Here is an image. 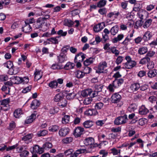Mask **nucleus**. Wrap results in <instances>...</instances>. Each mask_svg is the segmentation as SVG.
Listing matches in <instances>:
<instances>
[{"instance_id": "obj_53", "label": "nucleus", "mask_w": 157, "mask_h": 157, "mask_svg": "<svg viewBox=\"0 0 157 157\" xmlns=\"http://www.w3.org/2000/svg\"><path fill=\"white\" fill-rule=\"evenodd\" d=\"M16 126V124L15 122L13 121H12L10 123L8 128L10 130H13L15 128Z\"/></svg>"}, {"instance_id": "obj_35", "label": "nucleus", "mask_w": 157, "mask_h": 157, "mask_svg": "<svg viewBox=\"0 0 157 157\" xmlns=\"http://www.w3.org/2000/svg\"><path fill=\"white\" fill-rule=\"evenodd\" d=\"M75 64L73 63L68 62L67 63L64 67H63V68L65 70H68L73 68Z\"/></svg>"}, {"instance_id": "obj_9", "label": "nucleus", "mask_w": 157, "mask_h": 157, "mask_svg": "<svg viewBox=\"0 0 157 157\" xmlns=\"http://www.w3.org/2000/svg\"><path fill=\"white\" fill-rule=\"evenodd\" d=\"M137 15L141 20L146 19L148 16V13L146 10H141L138 12Z\"/></svg>"}, {"instance_id": "obj_6", "label": "nucleus", "mask_w": 157, "mask_h": 157, "mask_svg": "<svg viewBox=\"0 0 157 157\" xmlns=\"http://www.w3.org/2000/svg\"><path fill=\"white\" fill-rule=\"evenodd\" d=\"M10 102V99L9 98L5 99L0 101V105L2 107L4 111H6L8 110Z\"/></svg>"}, {"instance_id": "obj_37", "label": "nucleus", "mask_w": 157, "mask_h": 157, "mask_svg": "<svg viewBox=\"0 0 157 157\" xmlns=\"http://www.w3.org/2000/svg\"><path fill=\"white\" fill-rule=\"evenodd\" d=\"M110 52L114 54L116 56H117L119 54L120 52L117 49V48L114 46L111 47Z\"/></svg>"}, {"instance_id": "obj_49", "label": "nucleus", "mask_w": 157, "mask_h": 157, "mask_svg": "<svg viewBox=\"0 0 157 157\" xmlns=\"http://www.w3.org/2000/svg\"><path fill=\"white\" fill-rule=\"evenodd\" d=\"M5 67H6L9 69H11L13 67V63L10 61H8L3 64Z\"/></svg>"}, {"instance_id": "obj_18", "label": "nucleus", "mask_w": 157, "mask_h": 157, "mask_svg": "<svg viewBox=\"0 0 157 157\" xmlns=\"http://www.w3.org/2000/svg\"><path fill=\"white\" fill-rule=\"evenodd\" d=\"M64 98V96L62 93L60 92L56 94L54 98V101L56 102H59Z\"/></svg>"}, {"instance_id": "obj_44", "label": "nucleus", "mask_w": 157, "mask_h": 157, "mask_svg": "<svg viewBox=\"0 0 157 157\" xmlns=\"http://www.w3.org/2000/svg\"><path fill=\"white\" fill-rule=\"evenodd\" d=\"M152 20L150 19L146 20L144 23L143 27L145 29L148 28L151 25Z\"/></svg>"}, {"instance_id": "obj_46", "label": "nucleus", "mask_w": 157, "mask_h": 157, "mask_svg": "<svg viewBox=\"0 0 157 157\" xmlns=\"http://www.w3.org/2000/svg\"><path fill=\"white\" fill-rule=\"evenodd\" d=\"M117 136V134L116 133H112L108 134L106 136V140H111L115 139Z\"/></svg>"}, {"instance_id": "obj_54", "label": "nucleus", "mask_w": 157, "mask_h": 157, "mask_svg": "<svg viewBox=\"0 0 157 157\" xmlns=\"http://www.w3.org/2000/svg\"><path fill=\"white\" fill-rule=\"evenodd\" d=\"M20 156L21 157H25L28 155L29 152L25 150H23L22 151H19Z\"/></svg>"}, {"instance_id": "obj_8", "label": "nucleus", "mask_w": 157, "mask_h": 157, "mask_svg": "<svg viewBox=\"0 0 157 157\" xmlns=\"http://www.w3.org/2000/svg\"><path fill=\"white\" fill-rule=\"evenodd\" d=\"M70 129L68 128L63 127L61 128L59 131V134L61 137H64L69 134Z\"/></svg>"}, {"instance_id": "obj_42", "label": "nucleus", "mask_w": 157, "mask_h": 157, "mask_svg": "<svg viewBox=\"0 0 157 157\" xmlns=\"http://www.w3.org/2000/svg\"><path fill=\"white\" fill-rule=\"evenodd\" d=\"M111 151V153L114 155H117L120 154L121 152L120 149H118L117 148L113 147L110 150Z\"/></svg>"}, {"instance_id": "obj_31", "label": "nucleus", "mask_w": 157, "mask_h": 157, "mask_svg": "<svg viewBox=\"0 0 157 157\" xmlns=\"http://www.w3.org/2000/svg\"><path fill=\"white\" fill-rule=\"evenodd\" d=\"M26 25L22 28V30L25 33H28L31 31V27L29 24V23H26L25 21Z\"/></svg>"}, {"instance_id": "obj_12", "label": "nucleus", "mask_w": 157, "mask_h": 157, "mask_svg": "<svg viewBox=\"0 0 157 157\" xmlns=\"http://www.w3.org/2000/svg\"><path fill=\"white\" fill-rule=\"evenodd\" d=\"M105 25L104 22L99 23L94 26V30L95 32H98L100 31L105 27Z\"/></svg>"}, {"instance_id": "obj_5", "label": "nucleus", "mask_w": 157, "mask_h": 157, "mask_svg": "<svg viewBox=\"0 0 157 157\" xmlns=\"http://www.w3.org/2000/svg\"><path fill=\"white\" fill-rule=\"evenodd\" d=\"M103 87V85H95L94 86L95 90L92 93L93 97H94L98 96H101L102 94V90Z\"/></svg>"}, {"instance_id": "obj_7", "label": "nucleus", "mask_w": 157, "mask_h": 157, "mask_svg": "<svg viewBox=\"0 0 157 157\" xmlns=\"http://www.w3.org/2000/svg\"><path fill=\"white\" fill-rule=\"evenodd\" d=\"M121 97L118 93L113 94L111 97V101L112 103H116L119 102L121 100Z\"/></svg>"}, {"instance_id": "obj_10", "label": "nucleus", "mask_w": 157, "mask_h": 157, "mask_svg": "<svg viewBox=\"0 0 157 157\" xmlns=\"http://www.w3.org/2000/svg\"><path fill=\"white\" fill-rule=\"evenodd\" d=\"M84 129L81 127H78L74 130V134L76 137H78L82 134Z\"/></svg>"}, {"instance_id": "obj_38", "label": "nucleus", "mask_w": 157, "mask_h": 157, "mask_svg": "<svg viewBox=\"0 0 157 157\" xmlns=\"http://www.w3.org/2000/svg\"><path fill=\"white\" fill-rule=\"evenodd\" d=\"M75 76L78 78H82L85 75V73L81 71L78 70L75 73Z\"/></svg>"}, {"instance_id": "obj_28", "label": "nucleus", "mask_w": 157, "mask_h": 157, "mask_svg": "<svg viewBox=\"0 0 157 157\" xmlns=\"http://www.w3.org/2000/svg\"><path fill=\"white\" fill-rule=\"evenodd\" d=\"M32 135L31 134H29L25 135L22 138V140L24 141L25 143L28 144L30 142L32 137Z\"/></svg>"}, {"instance_id": "obj_13", "label": "nucleus", "mask_w": 157, "mask_h": 157, "mask_svg": "<svg viewBox=\"0 0 157 157\" xmlns=\"http://www.w3.org/2000/svg\"><path fill=\"white\" fill-rule=\"evenodd\" d=\"M34 80L37 81L40 79L42 77L43 74L41 70H39L36 69L34 73Z\"/></svg>"}, {"instance_id": "obj_24", "label": "nucleus", "mask_w": 157, "mask_h": 157, "mask_svg": "<svg viewBox=\"0 0 157 157\" xmlns=\"http://www.w3.org/2000/svg\"><path fill=\"white\" fill-rule=\"evenodd\" d=\"M93 92V91L91 89H88L84 90L81 93V95L84 97L87 96L88 95L90 96L91 94Z\"/></svg>"}, {"instance_id": "obj_2", "label": "nucleus", "mask_w": 157, "mask_h": 157, "mask_svg": "<svg viewBox=\"0 0 157 157\" xmlns=\"http://www.w3.org/2000/svg\"><path fill=\"white\" fill-rule=\"evenodd\" d=\"M33 27L35 29L40 28V30L45 31L47 29V25L45 24L44 19L41 17H39L36 20V22L34 24Z\"/></svg>"}, {"instance_id": "obj_17", "label": "nucleus", "mask_w": 157, "mask_h": 157, "mask_svg": "<svg viewBox=\"0 0 157 157\" xmlns=\"http://www.w3.org/2000/svg\"><path fill=\"white\" fill-rule=\"evenodd\" d=\"M57 57L59 63H63L67 59L66 55L63 53H61Z\"/></svg>"}, {"instance_id": "obj_64", "label": "nucleus", "mask_w": 157, "mask_h": 157, "mask_svg": "<svg viewBox=\"0 0 157 157\" xmlns=\"http://www.w3.org/2000/svg\"><path fill=\"white\" fill-rule=\"evenodd\" d=\"M92 99L91 98H86L84 100V104L87 105L90 104L92 101Z\"/></svg>"}, {"instance_id": "obj_55", "label": "nucleus", "mask_w": 157, "mask_h": 157, "mask_svg": "<svg viewBox=\"0 0 157 157\" xmlns=\"http://www.w3.org/2000/svg\"><path fill=\"white\" fill-rule=\"evenodd\" d=\"M65 25L68 27H71L74 24V22L70 20H65L64 21Z\"/></svg>"}, {"instance_id": "obj_61", "label": "nucleus", "mask_w": 157, "mask_h": 157, "mask_svg": "<svg viewBox=\"0 0 157 157\" xmlns=\"http://www.w3.org/2000/svg\"><path fill=\"white\" fill-rule=\"evenodd\" d=\"M13 71L10 72V75H16L18 73L19 71V68L17 67H13L12 68Z\"/></svg>"}, {"instance_id": "obj_3", "label": "nucleus", "mask_w": 157, "mask_h": 157, "mask_svg": "<svg viewBox=\"0 0 157 157\" xmlns=\"http://www.w3.org/2000/svg\"><path fill=\"white\" fill-rule=\"evenodd\" d=\"M107 67V64L105 61L101 62L98 65L96 73L98 74L107 73L108 72V70L106 68Z\"/></svg>"}, {"instance_id": "obj_58", "label": "nucleus", "mask_w": 157, "mask_h": 157, "mask_svg": "<svg viewBox=\"0 0 157 157\" xmlns=\"http://www.w3.org/2000/svg\"><path fill=\"white\" fill-rule=\"evenodd\" d=\"M59 127L57 125H53L49 128V130L52 132H55L58 130Z\"/></svg>"}, {"instance_id": "obj_47", "label": "nucleus", "mask_w": 157, "mask_h": 157, "mask_svg": "<svg viewBox=\"0 0 157 157\" xmlns=\"http://www.w3.org/2000/svg\"><path fill=\"white\" fill-rule=\"evenodd\" d=\"M70 116L68 115H66L62 118V123L66 124L68 123L69 121Z\"/></svg>"}, {"instance_id": "obj_43", "label": "nucleus", "mask_w": 157, "mask_h": 157, "mask_svg": "<svg viewBox=\"0 0 157 157\" xmlns=\"http://www.w3.org/2000/svg\"><path fill=\"white\" fill-rule=\"evenodd\" d=\"M124 36L123 34L118 35L117 37L113 39L112 42L113 43H116L118 41L121 40L124 37Z\"/></svg>"}, {"instance_id": "obj_19", "label": "nucleus", "mask_w": 157, "mask_h": 157, "mask_svg": "<svg viewBox=\"0 0 157 157\" xmlns=\"http://www.w3.org/2000/svg\"><path fill=\"white\" fill-rule=\"evenodd\" d=\"M136 62L134 60L131 61L127 64H124L123 68L130 69L134 67L136 65Z\"/></svg>"}, {"instance_id": "obj_41", "label": "nucleus", "mask_w": 157, "mask_h": 157, "mask_svg": "<svg viewBox=\"0 0 157 157\" xmlns=\"http://www.w3.org/2000/svg\"><path fill=\"white\" fill-rule=\"evenodd\" d=\"M137 108V106L135 103L131 104L128 108V111L130 112H133Z\"/></svg>"}, {"instance_id": "obj_45", "label": "nucleus", "mask_w": 157, "mask_h": 157, "mask_svg": "<svg viewBox=\"0 0 157 157\" xmlns=\"http://www.w3.org/2000/svg\"><path fill=\"white\" fill-rule=\"evenodd\" d=\"M51 68L53 70H60L63 69V66L57 63H54L52 65Z\"/></svg>"}, {"instance_id": "obj_16", "label": "nucleus", "mask_w": 157, "mask_h": 157, "mask_svg": "<svg viewBox=\"0 0 157 157\" xmlns=\"http://www.w3.org/2000/svg\"><path fill=\"white\" fill-rule=\"evenodd\" d=\"M98 113L95 109H90L86 110L85 112L86 115L88 116H91L96 115Z\"/></svg>"}, {"instance_id": "obj_50", "label": "nucleus", "mask_w": 157, "mask_h": 157, "mask_svg": "<svg viewBox=\"0 0 157 157\" xmlns=\"http://www.w3.org/2000/svg\"><path fill=\"white\" fill-rule=\"evenodd\" d=\"M58 83L56 81H53L49 83L48 86L52 89L56 88L57 87Z\"/></svg>"}, {"instance_id": "obj_27", "label": "nucleus", "mask_w": 157, "mask_h": 157, "mask_svg": "<svg viewBox=\"0 0 157 157\" xmlns=\"http://www.w3.org/2000/svg\"><path fill=\"white\" fill-rule=\"evenodd\" d=\"M148 51V48L147 47L144 46L140 48L138 50V53L140 55H144Z\"/></svg>"}, {"instance_id": "obj_4", "label": "nucleus", "mask_w": 157, "mask_h": 157, "mask_svg": "<svg viewBox=\"0 0 157 157\" xmlns=\"http://www.w3.org/2000/svg\"><path fill=\"white\" fill-rule=\"evenodd\" d=\"M127 117L126 115L118 117L116 118L114 123L115 124L119 125L124 124L126 123L128 121Z\"/></svg>"}, {"instance_id": "obj_11", "label": "nucleus", "mask_w": 157, "mask_h": 157, "mask_svg": "<svg viewBox=\"0 0 157 157\" xmlns=\"http://www.w3.org/2000/svg\"><path fill=\"white\" fill-rule=\"evenodd\" d=\"M86 55L82 52L77 54L75 57L74 62H82L85 58Z\"/></svg>"}, {"instance_id": "obj_39", "label": "nucleus", "mask_w": 157, "mask_h": 157, "mask_svg": "<svg viewBox=\"0 0 157 157\" xmlns=\"http://www.w3.org/2000/svg\"><path fill=\"white\" fill-rule=\"evenodd\" d=\"M94 59L93 58L90 57L88 59H86L84 62L83 64L85 66H88L94 62Z\"/></svg>"}, {"instance_id": "obj_22", "label": "nucleus", "mask_w": 157, "mask_h": 157, "mask_svg": "<svg viewBox=\"0 0 157 157\" xmlns=\"http://www.w3.org/2000/svg\"><path fill=\"white\" fill-rule=\"evenodd\" d=\"M40 103L37 100L34 99L31 104V108L33 109H35L39 106Z\"/></svg>"}, {"instance_id": "obj_52", "label": "nucleus", "mask_w": 157, "mask_h": 157, "mask_svg": "<svg viewBox=\"0 0 157 157\" xmlns=\"http://www.w3.org/2000/svg\"><path fill=\"white\" fill-rule=\"evenodd\" d=\"M73 139L72 137H68L64 138L62 140L63 142L67 144L72 142Z\"/></svg>"}, {"instance_id": "obj_30", "label": "nucleus", "mask_w": 157, "mask_h": 157, "mask_svg": "<svg viewBox=\"0 0 157 157\" xmlns=\"http://www.w3.org/2000/svg\"><path fill=\"white\" fill-rule=\"evenodd\" d=\"M152 37V34L149 31L146 32L143 36V38L145 41L150 40Z\"/></svg>"}, {"instance_id": "obj_36", "label": "nucleus", "mask_w": 157, "mask_h": 157, "mask_svg": "<svg viewBox=\"0 0 157 157\" xmlns=\"http://www.w3.org/2000/svg\"><path fill=\"white\" fill-rule=\"evenodd\" d=\"M140 88V84L135 83L132 84L130 86L131 89L133 91H137Z\"/></svg>"}, {"instance_id": "obj_23", "label": "nucleus", "mask_w": 157, "mask_h": 157, "mask_svg": "<svg viewBox=\"0 0 157 157\" xmlns=\"http://www.w3.org/2000/svg\"><path fill=\"white\" fill-rule=\"evenodd\" d=\"M23 113V112L21 109H18L14 112L13 115L15 118H19Z\"/></svg>"}, {"instance_id": "obj_1", "label": "nucleus", "mask_w": 157, "mask_h": 157, "mask_svg": "<svg viewBox=\"0 0 157 157\" xmlns=\"http://www.w3.org/2000/svg\"><path fill=\"white\" fill-rule=\"evenodd\" d=\"M84 144L86 146H88V148L86 149V152L92 153L96 150V147L98 144H94V140L92 137H88L84 140L83 141Z\"/></svg>"}, {"instance_id": "obj_25", "label": "nucleus", "mask_w": 157, "mask_h": 157, "mask_svg": "<svg viewBox=\"0 0 157 157\" xmlns=\"http://www.w3.org/2000/svg\"><path fill=\"white\" fill-rule=\"evenodd\" d=\"M36 115L34 114H32L30 116L27 117L25 121V123L27 124L31 123L36 118Z\"/></svg>"}, {"instance_id": "obj_29", "label": "nucleus", "mask_w": 157, "mask_h": 157, "mask_svg": "<svg viewBox=\"0 0 157 157\" xmlns=\"http://www.w3.org/2000/svg\"><path fill=\"white\" fill-rule=\"evenodd\" d=\"M35 9H36V11L38 12L37 14L39 16L45 15V13H46L48 12L47 11H44L40 7H36Z\"/></svg>"}, {"instance_id": "obj_60", "label": "nucleus", "mask_w": 157, "mask_h": 157, "mask_svg": "<svg viewBox=\"0 0 157 157\" xmlns=\"http://www.w3.org/2000/svg\"><path fill=\"white\" fill-rule=\"evenodd\" d=\"M52 146V144L50 142H46L43 145V147L45 150L51 148Z\"/></svg>"}, {"instance_id": "obj_15", "label": "nucleus", "mask_w": 157, "mask_h": 157, "mask_svg": "<svg viewBox=\"0 0 157 157\" xmlns=\"http://www.w3.org/2000/svg\"><path fill=\"white\" fill-rule=\"evenodd\" d=\"M124 82V80L122 78L119 79H115L112 83L114 87L117 88L120 86Z\"/></svg>"}, {"instance_id": "obj_33", "label": "nucleus", "mask_w": 157, "mask_h": 157, "mask_svg": "<svg viewBox=\"0 0 157 157\" xmlns=\"http://www.w3.org/2000/svg\"><path fill=\"white\" fill-rule=\"evenodd\" d=\"M86 149H78L73 154L72 156L73 157H77L79 154L86 153Z\"/></svg>"}, {"instance_id": "obj_62", "label": "nucleus", "mask_w": 157, "mask_h": 157, "mask_svg": "<svg viewBox=\"0 0 157 157\" xmlns=\"http://www.w3.org/2000/svg\"><path fill=\"white\" fill-rule=\"evenodd\" d=\"M103 104L102 102H98L96 103L94 106L95 109L96 110V109H101L103 106Z\"/></svg>"}, {"instance_id": "obj_26", "label": "nucleus", "mask_w": 157, "mask_h": 157, "mask_svg": "<svg viewBox=\"0 0 157 157\" xmlns=\"http://www.w3.org/2000/svg\"><path fill=\"white\" fill-rule=\"evenodd\" d=\"M119 30V27L116 25L113 27L110 30L111 34L113 36L115 35L118 33Z\"/></svg>"}, {"instance_id": "obj_57", "label": "nucleus", "mask_w": 157, "mask_h": 157, "mask_svg": "<svg viewBox=\"0 0 157 157\" xmlns=\"http://www.w3.org/2000/svg\"><path fill=\"white\" fill-rule=\"evenodd\" d=\"M106 1L105 0L100 1L97 4L98 7L101 8L104 6L106 4Z\"/></svg>"}, {"instance_id": "obj_48", "label": "nucleus", "mask_w": 157, "mask_h": 157, "mask_svg": "<svg viewBox=\"0 0 157 157\" xmlns=\"http://www.w3.org/2000/svg\"><path fill=\"white\" fill-rule=\"evenodd\" d=\"M48 134V131L45 130H43L38 131L37 133V135L38 136H44Z\"/></svg>"}, {"instance_id": "obj_32", "label": "nucleus", "mask_w": 157, "mask_h": 157, "mask_svg": "<svg viewBox=\"0 0 157 157\" xmlns=\"http://www.w3.org/2000/svg\"><path fill=\"white\" fill-rule=\"evenodd\" d=\"M150 61V59L146 56L145 57L141 59L139 62V63L141 64H144L148 63Z\"/></svg>"}, {"instance_id": "obj_56", "label": "nucleus", "mask_w": 157, "mask_h": 157, "mask_svg": "<svg viewBox=\"0 0 157 157\" xmlns=\"http://www.w3.org/2000/svg\"><path fill=\"white\" fill-rule=\"evenodd\" d=\"M110 44L109 43H106L104 44L103 48L106 51V52H110V50L111 49V47H110Z\"/></svg>"}, {"instance_id": "obj_51", "label": "nucleus", "mask_w": 157, "mask_h": 157, "mask_svg": "<svg viewBox=\"0 0 157 157\" xmlns=\"http://www.w3.org/2000/svg\"><path fill=\"white\" fill-rule=\"evenodd\" d=\"M29 79L27 76L21 77V84H27L29 82Z\"/></svg>"}, {"instance_id": "obj_63", "label": "nucleus", "mask_w": 157, "mask_h": 157, "mask_svg": "<svg viewBox=\"0 0 157 157\" xmlns=\"http://www.w3.org/2000/svg\"><path fill=\"white\" fill-rule=\"evenodd\" d=\"M47 40L52 42V43L55 44H58L59 42V41L58 40L56 39V38L51 37L48 39Z\"/></svg>"}, {"instance_id": "obj_21", "label": "nucleus", "mask_w": 157, "mask_h": 157, "mask_svg": "<svg viewBox=\"0 0 157 157\" xmlns=\"http://www.w3.org/2000/svg\"><path fill=\"white\" fill-rule=\"evenodd\" d=\"M67 105V102L65 98L58 102V105L60 108L66 107Z\"/></svg>"}, {"instance_id": "obj_20", "label": "nucleus", "mask_w": 157, "mask_h": 157, "mask_svg": "<svg viewBox=\"0 0 157 157\" xmlns=\"http://www.w3.org/2000/svg\"><path fill=\"white\" fill-rule=\"evenodd\" d=\"M149 110L144 105H142L139 109V113L141 115H145L149 112Z\"/></svg>"}, {"instance_id": "obj_59", "label": "nucleus", "mask_w": 157, "mask_h": 157, "mask_svg": "<svg viewBox=\"0 0 157 157\" xmlns=\"http://www.w3.org/2000/svg\"><path fill=\"white\" fill-rule=\"evenodd\" d=\"M156 75V73L155 71L151 70L149 71L147 73L148 77L150 78L154 77Z\"/></svg>"}, {"instance_id": "obj_40", "label": "nucleus", "mask_w": 157, "mask_h": 157, "mask_svg": "<svg viewBox=\"0 0 157 157\" xmlns=\"http://www.w3.org/2000/svg\"><path fill=\"white\" fill-rule=\"evenodd\" d=\"M93 122L90 121H87L84 122L83 125L86 128H89L93 125Z\"/></svg>"}, {"instance_id": "obj_34", "label": "nucleus", "mask_w": 157, "mask_h": 157, "mask_svg": "<svg viewBox=\"0 0 157 157\" xmlns=\"http://www.w3.org/2000/svg\"><path fill=\"white\" fill-rule=\"evenodd\" d=\"M21 78L19 76H13L11 77V79L14 82V83L18 84H21Z\"/></svg>"}, {"instance_id": "obj_14", "label": "nucleus", "mask_w": 157, "mask_h": 157, "mask_svg": "<svg viewBox=\"0 0 157 157\" xmlns=\"http://www.w3.org/2000/svg\"><path fill=\"white\" fill-rule=\"evenodd\" d=\"M44 148L42 147H40L38 145H35L33 147V152H36L37 153L41 154L44 152Z\"/></svg>"}]
</instances>
